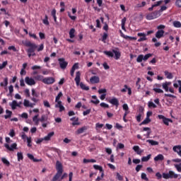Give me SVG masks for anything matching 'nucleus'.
<instances>
[{"instance_id":"f257e3e1","label":"nucleus","mask_w":181,"mask_h":181,"mask_svg":"<svg viewBox=\"0 0 181 181\" xmlns=\"http://www.w3.org/2000/svg\"><path fill=\"white\" fill-rule=\"evenodd\" d=\"M156 176L158 180H160V179H162V176L163 179H177V177H179V175L177 174H175V172L172 170H170L168 173H163V175H161L160 173L159 172L156 173Z\"/></svg>"},{"instance_id":"f03ea898","label":"nucleus","mask_w":181,"mask_h":181,"mask_svg":"<svg viewBox=\"0 0 181 181\" xmlns=\"http://www.w3.org/2000/svg\"><path fill=\"white\" fill-rule=\"evenodd\" d=\"M56 169H57V173L53 177L52 181H57L60 177H62V175H63V164L59 161L57 160L56 162Z\"/></svg>"},{"instance_id":"7ed1b4c3","label":"nucleus","mask_w":181,"mask_h":181,"mask_svg":"<svg viewBox=\"0 0 181 181\" xmlns=\"http://www.w3.org/2000/svg\"><path fill=\"white\" fill-rule=\"evenodd\" d=\"M81 76V74L80 73V71H77L76 73V78H75L76 84V86H80L82 90H85V91H88L90 90V88L88 86H86L84 83H83V82L80 83Z\"/></svg>"},{"instance_id":"20e7f679","label":"nucleus","mask_w":181,"mask_h":181,"mask_svg":"<svg viewBox=\"0 0 181 181\" xmlns=\"http://www.w3.org/2000/svg\"><path fill=\"white\" fill-rule=\"evenodd\" d=\"M25 46L28 47L27 49V53H35L36 49H37V45L31 42L30 41H27L25 42Z\"/></svg>"},{"instance_id":"39448f33","label":"nucleus","mask_w":181,"mask_h":181,"mask_svg":"<svg viewBox=\"0 0 181 181\" xmlns=\"http://www.w3.org/2000/svg\"><path fill=\"white\" fill-rule=\"evenodd\" d=\"M160 16V13L158 11H156L148 13L146 16V19L148 21H152L153 19H156V18H159Z\"/></svg>"},{"instance_id":"423d86ee","label":"nucleus","mask_w":181,"mask_h":181,"mask_svg":"<svg viewBox=\"0 0 181 181\" xmlns=\"http://www.w3.org/2000/svg\"><path fill=\"white\" fill-rule=\"evenodd\" d=\"M149 57H152V54H146L145 56L144 54H140L136 58L137 63H142V61L146 62Z\"/></svg>"},{"instance_id":"0eeeda50","label":"nucleus","mask_w":181,"mask_h":181,"mask_svg":"<svg viewBox=\"0 0 181 181\" xmlns=\"http://www.w3.org/2000/svg\"><path fill=\"white\" fill-rule=\"evenodd\" d=\"M59 67L62 70H66L67 68V66L69 65V62H66V59L64 58H59L58 59Z\"/></svg>"},{"instance_id":"6e6552de","label":"nucleus","mask_w":181,"mask_h":181,"mask_svg":"<svg viewBox=\"0 0 181 181\" xmlns=\"http://www.w3.org/2000/svg\"><path fill=\"white\" fill-rule=\"evenodd\" d=\"M158 119H163V124H165V125H167V127H168L169 122H173L171 119L167 118L166 117L162 115H158Z\"/></svg>"},{"instance_id":"1a4fd4ad","label":"nucleus","mask_w":181,"mask_h":181,"mask_svg":"<svg viewBox=\"0 0 181 181\" xmlns=\"http://www.w3.org/2000/svg\"><path fill=\"white\" fill-rule=\"evenodd\" d=\"M4 146L6 148L8 149V151H10L11 152H12V151H15V149H17L18 144H16V143H14V144H11L10 146L9 144H5Z\"/></svg>"},{"instance_id":"9d476101","label":"nucleus","mask_w":181,"mask_h":181,"mask_svg":"<svg viewBox=\"0 0 181 181\" xmlns=\"http://www.w3.org/2000/svg\"><path fill=\"white\" fill-rule=\"evenodd\" d=\"M25 81L28 86H35L36 84V81L33 78H30L29 76H26L25 78Z\"/></svg>"},{"instance_id":"9b49d317","label":"nucleus","mask_w":181,"mask_h":181,"mask_svg":"<svg viewBox=\"0 0 181 181\" xmlns=\"http://www.w3.org/2000/svg\"><path fill=\"white\" fill-rule=\"evenodd\" d=\"M54 81H56V80L53 77L45 78L44 80H42V83H44V84H53Z\"/></svg>"},{"instance_id":"f8f14e48","label":"nucleus","mask_w":181,"mask_h":181,"mask_svg":"<svg viewBox=\"0 0 181 181\" xmlns=\"http://www.w3.org/2000/svg\"><path fill=\"white\" fill-rule=\"evenodd\" d=\"M110 104H112V105H115L116 108H118L119 106V100H118V98H112V99L109 100Z\"/></svg>"},{"instance_id":"ddd939ff","label":"nucleus","mask_w":181,"mask_h":181,"mask_svg":"<svg viewBox=\"0 0 181 181\" xmlns=\"http://www.w3.org/2000/svg\"><path fill=\"white\" fill-rule=\"evenodd\" d=\"M172 86V82L169 81H165V83H163L162 84V87L163 88V90H165V91H166V93H168V91H169V86Z\"/></svg>"},{"instance_id":"4468645a","label":"nucleus","mask_w":181,"mask_h":181,"mask_svg":"<svg viewBox=\"0 0 181 181\" xmlns=\"http://www.w3.org/2000/svg\"><path fill=\"white\" fill-rule=\"evenodd\" d=\"M164 35H165V30H158L156 33V37L157 39H161V37H163Z\"/></svg>"},{"instance_id":"2eb2a0df","label":"nucleus","mask_w":181,"mask_h":181,"mask_svg":"<svg viewBox=\"0 0 181 181\" xmlns=\"http://www.w3.org/2000/svg\"><path fill=\"white\" fill-rule=\"evenodd\" d=\"M173 151H174V152H176V153H177V155L181 158V145L173 146Z\"/></svg>"},{"instance_id":"dca6fc26","label":"nucleus","mask_w":181,"mask_h":181,"mask_svg":"<svg viewBox=\"0 0 181 181\" xmlns=\"http://www.w3.org/2000/svg\"><path fill=\"white\" fill-rule=\"evenodd\" d=\"M90 81L92 84H98V83H100V77L98 76H92L90 78Z\"/></svg>"},{"instance_id":"f3484780","label":"nucleus","mask_w":181,"mask_h":181,"mask_svg":"<svg viewBox=\"0 0 181 181\" xmlns=\"http://www.w3.org/2000/svg\"><path fill=\"white\" fill-rule=\"evenodd\" d=\"M88 129V127L87 126H83L77 129L76 134L78 135H80V134H83L85 131H87Z\"/></svg>"},{"instance_id":"a211bd4d","label":"nucleus","mask_w":181,"mask_h":181,"mask_svg":"<svg viewBox=\"0 0 181 181\" xmlns=\"http://www.w3.org/2000/svg\"><path fill=\"white\" fill-rule=\"evenodd\" d=\"M94 169L96 170H99L101 173V177H104V170H103V168L100 165H93Z\"/></svg>"},{"instance_id":"6ab92c4d","label":"nucleus","mask_w":181,"mask_h":181,"mask_svg":"<svg viewBox=\"0 0 181 181\" xmlns=\"http://www.w3.org/2000/svg\"><path fill=\"white\" fill-rule=\"evenodd\" d=\"M24 107H30L31 108H33V105H36L35 103H30L28 100L25 99L23 103Z\"/></svg>"},{"instance_id":"aec40b11","label":"nucleus","mask_w":181,"mask_h":181,"mask_svg":"<svg viewBox=\"0 0 181 181\" xmlns=\"http://www.w3.org/2000/svg\"><path fill=\"white\" fill-rule=\"evenodd\" d=\"M143 131L147 132V133L146 134H144V136H146V138H149V136H151V134H152V131L151 130V128L144 127Z\"/></svg>"},{"instance_id":"412c9836","label":"nucleus","mask_w":181,"mask_h":181,"mask_svg":"<svg viewBox=\"0 0 181 181\" xmlns=\"http://www.w3.org/2000/svg\"><path fill=\"white\" fill-rule=\"evenodd\" d=\"M70 121H74L72 122L73 127H75V125H80V122H78V117H71L70 119Z\"/></svg>"},{"instance_id":"4be33fe9","label":"nucleus","mask_w":181,"mask_h":181,"mask_svg":"<svg viewBox=\"0 0 181 181\" xmlns=\"http://www.w3.org/2000/svg\"><path fill=\"white\" fill-rule=\"evenodd\" d=\"M165 159V156L162 154H158L157 156L154 158L155 162H159V160H163Z\"/></svg>"},{"instance_id":"5701e85b","label":"nucleus","mask_w":181,"mask_h":181,"mask_svg":"<svg viewBox=\"0 0 181 181\" xmlns=\"http://www.w3.org/2000/svg\"><path fill=\"white\" fill-rule=\"evenodd\" d=\"M133 150L134 151V152H136L137 155H141V153L144 152L143 150H141V148H139V146H134L133 147Z\"/></svg>"},{"instance_id":"b1692460","label":"nucleus","mask_w":181,"mask_h":181,"mask_svg":"<svg viewBox=\"0 0 181 181\" xmlns=\"http://www.w3.org/2000/svg\"><path fill=\"white\" fill-rule=\"evenodd\" d=\"M28 158L30 159V160H33L34 162H40L42 160H39L37 158H35V156L30 153L27 154Z\"/></svg>"},{"instance_id":"393cba45","label":"nucleus","mask_w":181,"mask_h":181,"mask_svg":"<svg viewBox=\"0 0 181 181\" xmlns=\"http://www.w3.org/2000/svg\"><path fill=\"white\" fill-rule=\"evenodd\" d=\"M112 53L115 54V59L116 60H118L119 59V57H121V52H119V51H117L115 49H112Z\"/></svg>"},{"instance_id":"a878e982","label":"nucleus","mask_w":181,"mask_h":181,"mask_svg":"<svg viewBox=\"0 0 181 181\" xmlns=\"http://www.w3.org/2000/svg\"><path fill=\"white\" fill-rule=\"evenodd\" d=\"M6 115H4L5 119H8V118H11V117H12V111L9 110H6Z\"/></svg>"},{"instance_id":"bb28decb","label":"nucleus","mask_w":181,"mask_h":181,"mask_svg":"<svg viewBox=\"0 0 181 181\" xmlns=\"http://www.w3.org/2000/svg\"><path fill=\"white\" fill-rule=\"evenodd\" d=\"M9 105L11 107L12 110H16V107H18V102L16 100H13Z\"/></svg>"},{"instance_id":"cd10ccee","label":"nucleus","mask_w":181,"mask_h":181,"mask_svg":"<svg viewBox=\"0 0 181 181\" xmlns=\"http://www.w3.org/2000/svg\"><path fill=\"white\" fill-rule=\"evenodd\" d=\"M92 98L93 100H90V103H92V104H95V105H97V104H100V100L97 99L96 95H93Z\"/></svg>"},{"instance_id":"c85d7f7f","label":"nucleus","mask_w":181,"mask_h":181,"mask_svg":"<svg viewBox=\"0 0 181 181\" xmlns=\"http://www.w3.org/2000/svg\"><path fill=\"white\" fill-rule=\"evenodd\" d=\"M146 142H148V144H151L152 146H155L156 145H159V142L155 141V140H151L148 139L146 141Z\"/></svg>"},{"instance_id":"c756f323","label":"nucleus","mask_w":181,"mask_h":181,"mask_svg":"<svg viewBox=\"0 0 181 181\" xmlns=\"http://www.w3.org/2000/svg\"><path fill=\"white\" fill-rule=\"evenodd\" d=\"M17 159H18V162H21V160H23V153H22V152L17 153Z\"/></svg>"},{"instance_id":"7c9ffc66","label":"nucleus","mask_w":181,"mask_h":181,"mask_svg":"<svg viewBox=\"0 0 181 181\" xmlns=\"http://www.w3.org/2000/svg\"><path fill=\"white\" fill-rule=\"evenodd\" d=\"M165 76H166V77L169 79L171 80V78H173V75L172 74V73L168 71H164Z\"/></svg>"},{"instance_id":"2f4dec72","label":"nucleus","mask_w":181,"mask_h":181,"mask_svg":"<svg viewBox=\"0 0 181 181\" xmlns=\"http://www.w3.org/2000/svg\"><path fill=\"white\" fill-rule=\"evenodd\" d=\"M76 33V30L74 28H71L69 31V37L71 39H73L76 35H74Z\"/></svg>"},{"instance_id":"473e14b6","label":"nucleus","mask_w":181,"mask_h":181,"mask_svg":"<svg viewBox=\"0 0 181 181\" xmlns=\"http://www.w3.org/2000/svg\"><path fill=\"white\" fill-rule=\"evenodd\" d=\"M1 162L4 163V165H6V166H11V163L9 162V160L4 157L1 158Z\"/></svg>"},{"instance_id":"72a5a7b5","label":"nucleus","mask_w":181,"mask_h":181,"mask_svg":"<svg viewBox=\"0 0 181 181\" xmlns=\"http://www.w3.org/2000/svg\"><path fill=\"white\" fill-rule=\"evenodd\" d=\"M95 162H97V160H95V159H87V158H84L83 159V163H95Z\"/></svg>"},{"instance_id":"f704fd0d","label":"nucleus","mask_w":181,"mask_h":181,"mask_svg":"<svg viewBox=\"0 0 181 181\" xmlns=\"http://www.w3.org/2000/svg\"><path fill=\"white\" fill-rule=\"evenodd\" d=\"M104 54H106L107 57H114V53L111 51H104Z\"/></svg>"},{"instance_id":"c9c22d12","label":"nucleus","mask_w":181,"mask_h":181,"mask_svg":"<svg viewBox=\"0 0 181 181\" xmlns=\"http://www.w3.org/2000/svg\"><path fill=\"white\" fill-rule=\"evenodd\" d=\"M42 23H44V25H46L47 26H49V25H50V23H49V17L47 16V15H45V19L42 21Z\"/></svg>"},{"instance_id":"e433bc0d","label":"nucleus","mask_w":181,"mask_h":181,"mask_svg":"<svg viewBox=\"0 0 181 181\" xmlns=\"http://www.w3.org/2000/svg\"><path fill=\"white\" fill-rule=\"evenodd\" d=\"M127 22V18H123L122 19V30H127V29L125 28V23Z\"/></svg>"},{"instance_id":"4c0bfd02","label":"nucleus","mask_w":181,"mask_h":181,"mask_svg":"<svg viewBox=\"0 0 181 181\" xmlns=\"http://www.w3.org/2000/svg\"><path fill=\"white\" fill-rule=\"evenodd\" d=\"M34 79H35L37 81H43V76L42 75H36L34 76Z\"/></svg>"},{"instance_id":"58836bf2","label":"nucleus","mask_w":181,"mask_h":181,"mask_svg":"<svg viewBox=\"0 0 181 181\" xmlns=\"http://www.w3.org/2000/svg\"><path fill=\"white\" fill-rule=\"evenodd\" d=\"M151 156H152V155L148 154L147 156L142 157L141 162H148V160L151 159Z\"/></svg>"},{"instance_id":"ea45409f","label":"nucleus","mask_w":181,"mask_h":181,"mask_svg":"<svg viewBox=\"0 0 181 181\" xmlns=\"http://www.w3.org/2000/svg\"><path fill=\"white\" fill-rule=\"evenodd\" d=\"M151 119L149 117H146V119L140 124V125H146L151 122Z\"/></svg>"},{"instance_id":"a19ab883","label":"nucleus","mask_w":181,"mask_h":181,"mask_svg":"<svg viewBox=\"0 0 181 181\" xmlns=\"http://www.w3.org/2000/svg\"><path fill=\"white\" fill-rule=\"evenodd\" d=\"M123 110L125 111V112H127V114H129V107H128V104L124 103L122 105Z\"/></svg>"},{"instance_id":"79ce46f5","label":"nucleus","mask_w":181,"mask_h":181,"mask_svg":"<svg viewBox=\"0 0 181 181\" xmlns=\"http://www.w3.org/2000/svg\"><path fill=\"white\" fill-rule=\"evenodd\" d=\"M4 82H1L0 83L1 87H6V86H8V77L4 78Z\"/></svg>"},{"instance_id":"37998d69","label":"nucleus","mask_w":181,"mask_h":181,"mask_svg":"<svg viewBox=\"0 0 181 181\" xmlns=\"http://www.w3.org/2000/svg\"><path fill=\"white\" fill-rule=\"evenodd\" d=\"M153 91H155V93H157L158 94L163 93V90L158 88H153Z\"/></svg>"},{"instance_id":"c03bdc74","label":"nucleus","mask_w":181,"mask_h":181,"mask_svg":"<svg viewBox=\"0 0 181 181\" xmlns=\"http://www.w3.org/2000/svg\"><path fill=\"white\" fill-rule=\"evenodd\" d=\"M173 26L175 28H181V23L180 21H175L173 22Z\"/></svg>"},{"instance_id":"a18cd8bd","label":"nucleus","mask_w":181,"mask_h":181,"mask_svg":"<svg viewBox=\"0 0 181 181\" xmlns=\"http://www.w3.org/2000/svg\"><path fill=\"white\" fill-rule=\"evenodd\" d=\"M107 37H108V34L107 33H104L102 37V42H103V43H105V41L107 40Z\"/></svg>"},{"instance_id":"49530a36","label":"nucleus","mask_w":181,"mask_h":181,"mask_svg":"<svg viewBox=\"0 0 181 181\" xmlns=\"http://www.w3.org/2000/svg\"><path fill=\"white\" fill-rule=\"evenodd\" d=\"M7 65L8 61H5L2 64H0V70H2V69H5V67H6Z\"/></svg>"},{"instance_id":"de8ad7c7","label":"nucleus","mask_w":181,"mask_h":181,"mask_svg":"<svg viewBox=\"0 0 181 181\" xmlns=\"http://www.w3.org/2000/svg\"><path fill=\"white\" fill-rule=\"evenodd\" d=\"M141 179H142V180H146V181L149 180V178H148V177H146V174L145 173H141Z\"/></svg>"},{"instance_id":"09e8293b","label":"nucleus","mask_w":181,"mask_h":181,"mask_svg":"<svg viewBox=\"0 0 181 181\" xmlns=\"http://www.w3.org/2000/svg\"><path fill=\"white\" fill-rule=\"evenodd\" d=\"M45 121H47V117L45 115H42L41 118L40 119V122H45Z\"/></svg>"},{"instance_id":"8fccbe9b","label":"nucleus","mask_w":181,"mask_h":181,"mask_svg":"<svg viewBox=\"0 0 181 181\" xmlns=\"http://www.w3.org/2000/svg\"><path fill=\"white\" fill-rule=\"evenodd\" d=\"M139 83H141V78H137V81L136 82V86L137 87L138 90L141 88V84H139Z\"/></svg>"},{"instance_id":"3c124183","label":"nucleus","mask_w":181,"mask_h":181,"mask_svg":"<svg viewBox=\"0 0 181 181\" xmlns=\"http://www.w3.org/2000/svg\"><path fill=\"white\" fill-rule=\"evenodd\" d=\"M27 144H28V146L29 148H30V146H32V137H27Z\"/></svg>"},{"instance_id":"603ef678","label":"nucleus","mask_w":181,"mask_h":181,"mask_svg":"<svg viewBox=\"0 0 181 181\" xmlns=\"http://www.w3.org/2000/svg\"><path fill=\"white\" fill-rule=\"evenodd\" d=\"M61 97H63V93L59 92V93H58V95L56 96L55 102L59 101V100H60V98H61Z\"/></svg>"},{"instance_id":"864d4df0","label":"nucleus","mask_w":181,"mask_h":181,"mask_svg":"<svg viewBox=\"0 0 181 181\" xmlns=\"http://www.w3.org/2000/svg\"><path fill=\"white\" fill-rule=\"evenodd\" d=\"M33 122H36L37 121H40V119H39V114L35 115L33 117Z\"/></svg>"},{"instance_id":"5fc2aeb1","label":"nucleus","mask_w":181,"mask_h":181,"mask_svg":"<svg viewBox=\"0 0 181 181\" xmlns=\"http://www.w3.org/2000/svg\"><path fill=\"white\" fill-rule=\"evenodd\" d=\"M144 111H145V109L144 108V107L140 106L139 107V114L144 115Z\"/></svg>"},{"instance_id":"6e6d98bb","label":"nucleus","mask_w":181,"mask_h":181,"mask_svg":"<svg viewBox=\"0 0 181 181\" xmlns=\"http://www.w3.org/2000/svg\"><path fill=\"white\" fill-rule=\"evenodd\" d=\"M100 107H102L103 108H110V105L105 103H101L100 104Z\"/></svg>"},{"instance_id":"4d7b16f0","label":"nucleus","mask_w":181,"mask_h":181,"mask_svg":"<svg viewBox=\"0 0 181 181\" xmlns=\"http://www.w3.org/2000/svg\"><path fill=\"white\" fill-rule=\"evenodd\" d=\"M31 91H32V95L33 97H35V98L39 97V93H36V90H35V89L33 88Z\"/></svg>"},{"instance_id":"13d9d810","label":"nucleus","mask_w":181,"mask_h":181,"mask_svg":"<svg viewBox=\"0 0 181 181\" xmlns=\"http://www.w3.org/2000/svg\"><path fill=\"white\" fill-rule=\"evenodd\" d=\"M117 148V149H124L125 148V145H124V144L122 143H118Z\"/></svg>"},{"instance_id":"bf43d9fd","label":"nucleus","mask_w":181,"mask_h":181,"mask_svg":"<svg viewBox=\"0 0 181 181\" xmlns=\"http://www.w3.org/2000/svg\"><path fill=\"white\" fill-rule=\"evenodd\" d=\"M175 169H177V172L181 173V163L175 165Z\"/></svg>"},{"instance_id":"052dcab7","label":"nucleus","mask_w":181,"mask_h":181,"mask_svg":"<svg viewBox=\"0 0 181 181\" xmlns=\"http://www.w3.org/2000/svg\"><path fill=\"white\" fill-rule=\"evenodd\" d=\"M149 108H156V105L153 102H148Z\"/></svg>"},{"instance_id":"680f3d73","label":"nucleus","mask_w":181,"mask_h":181,"mask_svg":"<svg viewBox=\"0 0 181 181\" xmlns=\"http://www.w3.org/2000/svg\"><path fill=\"white\" fill-rule=\"evenodd\" d=\"M43 49H45V45L44 44H41L39 47L37 49V52H42L43 50Z\"/></svg>"},{"instance_id":"e2e57ef3","label":"nucleus","mask_w":181,"mask_h":181,"mask_svg":"<svg viewBox=\"0 0 181 181\" xmlns=\"http://www.w3.org/2000/svg\"><path fill=\"white\" fill-rule=\"evenodd\" d=\"M90 112H91V109H88L86 111L83 112V115L84 117H86V115H88V114H90Z\"/></svg>"},{"instance_id":"0e129e2a","label":"nucleus","mask_w":181,"mask_h":181,"mask_svg":"<svg viewBox=\"0 0 181 181\" xmlns=\"http://www.w3.org/2000/svg\"><path fill=\"white\" fill-rule=\"evenodd\" d=\"M123 37H124V39H129V40H136V37H129L128 35H126L123 36Z\"/></svg>"},{"instance_id":"69168bd1","label":"nucleus","mask_w":181,"mask_h":181,"mask_svg":"<svg viewBox=\"0 0 181 181\" xmlns=\"http://www.w3.org/2000/svg\"><path fill=\"white\" fill-rule=\"evenodd\" d=\"M77 69H78V64L76 63L73 65L71 70H73L74 71H76Z\"/></svg>"},{"instance_id":"338daca9","label":"nucleus","mask_w":181,"mask_h":181,"mask_svg":"<svg viewBox=\"0 0 181 181\" xmlns=\"http://www.w3.org/2000/svg\"><path fill=\"white\" fill-rule=\"evenodd\" d=\"M8 50H13V52H18V49H16V47H15V46L12 45V46H9L8 47Z\"/></svg>"},{"instance_id":"774afa93","label":"nucleus","mask_w":181,"mask_h":181,"mask_svg":"<svg viewBox=\"0 0 181 181\" xmlns=\"http://www.w3.org/2000/svg\"><path fill=\"white\" fill-rule=\"evenodd\" d=\"M175 5L178 8H181V0H176Z\"/></svg>"}]
</instances>
